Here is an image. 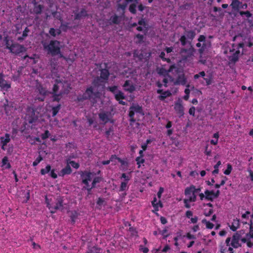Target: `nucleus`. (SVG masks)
I'll return each mask as SVG.
<instances>
[{
    "mask_svg": "<svg viewBox=\"0 0 253 253\" xmlns=\"http://www.w3.org/2000/svg\"><path fill=\"white\" fill-rule=\"evenodd\" d=\"M43 8V6L39 3L34 4L33 11L34 13L38 15L41 14L42 10Z\"/></svg>",
    "mask_w": 253,
    "mask_h": 253,
    "instance_id": "5701e85b",
    "label": "nucleus"
},
{
    "mask_svg": "<svg viewBox=\"0 0 253 253\" xmlns=\"http://www.w3.org/2000/svg\"><path fill=\"white\" fill-rule=\"evenodd\" d=\"M232 169V165L230 164H228L227 166V169L224 171V173L226 175H229L231 173Z\"/></svg>",
    "mask_w": 253,
    "mask_h": 253,
    "instance_id": "09e8293b",
    "label": "nucleus"
},
{
    "mask_svg": "<svg viewBox=\"0 0 253 253\" xmlns=\"http://www.w3.org/2000/svg\"><path fill=\"white\" fill-rule=\"evenodd\" d=\"M2 166L1 167L5 166V169H9L11 168V165L8 162V158L6 156L4 157L2 159Z\"/></svg>",
    "mask_w": 253,
    "mask_h": 253,
    "instance_id": "b1692460",
    "label": "nucleus"
},
{
    "mask_svg": "<svg viewBox=\"0 0 253 253\" xmlns=\"http://www.w3.org/2000/svg\"><path fill=\"white\" fill-rule=\"evenodd\" d=\"M194 185H191L190 187H187L185 189L184 194L186 196L191 195L194 192L193 191Z\"/></svg>",
    "mask_w": 253,
    "mask_h": 253,
    "instance_id": "c9c22d12",
    "label": "nucleus"
},
{
    "mask_svg": "<svg viewBox=\"0 0 253 253\" xmlns=\"http://www.w3.org/2000/svg\"><path fill=\"white\" fill-rule=\"evenodd\" d=\"M70 213V217L71 218V223L72 224H74L76 219L80 215V213L76 211H69Z\"/></svg>",
    "mask_w": 253,
    "mask_h": 253,
    "instance_id": "aec40b11",
    "label": "nucleus"
},
{
    "mask_svg": "<svg viewBox=\"0 0 253 253\" xmlns=\"http://www.w3.org/2000/svg\"><path fill=\"white\" fill-rule=\"evenodd\" d=\"M240 14L241 16L245 15L246 16V17H247V18H250L253 15L249 11H241L240 12Z\"/></svg>",
    "mask_w": 253,
    "mask_h": 253,
    "instance_id": "864d4df0",
    "label": "nucleus"
},
{
    "mask_svg": "<svg viewBox=\"0 0 253 253\" xmlns=\"http://www.w3.org/2000/svg\"><path fill=\"white\" fill-rule=\"evenodd\" d=\"M195 49L193 47H191L188 49L181 48L180 51L181 60L183 61H189L194 55Z\"/></svg>",
    "mask_w": 253,
    "mask_h": 253,
    "instance_id": "39448f33",
    "label": "nucleus"
},
{
    "mask_svg": "<svg viewBox=\"0 0 253 253\" xmlns=\"http://www.w3.org/2000/svg\"><path fill=\"white\" fill-rule=\"evenodd\" d=\"M100 97L99 91H94L93 87L90 86L87 87L83 94L79 95L77 97V100L79 102H83L84 100H88L92 105L97 102Z\"/></svg>",
    "mask_w": 253,
    "mask_h": 253,
    "instance_id": "f257e3e1",
    "label": "nucleus"
},
{
    "mask_svg": "<svg viewBox=\"0 0 253 253\" xmlns=\"http://www.w3.org/2000/svg\"><path fill=\"white\" fill-rule=\"evenodd\" d=\"M43 160L42 157L41 155L39 156L36 159V160L33 163V166L34 167L37 166L42 160Z\"/></svg>",
    "mask_w": 253,
    "mask_h": 253,
    "instance_id": "a18cd8bd",
    "label": "nucleus"
},
{
    "mask_svg": "<svg viewBox=\"0 0 253 253\" xmlns=\"http://www.w3.org/2000/svg\"><path fill=\"white\" fill-rule=\"evenodd\" d=\"M239 59V56L238 55H235L233 53V55L231 57L230 60L232 62L235 63Z\"/></svg>",
    "mask_w": 253,
    "mask_h": 253,
    "instance_id": "338daca9",
    "label": "nucleus"
},
{
    "mask_svg": "<svg viewBox=\"0 0 253 253\" xmlns=\"http://www.w3.org/2000/svg\"><path fill=\"white\" fill-rule=\"evenodd\" d=\"M109 72L108 69H102L100 71V77H98L96 79L94 80L93 84L94 85L96 86L98 85V82L100 80V79L103 80L104 81H106L108 80L109 76Z\"/></svg>",
    "mask_w": 253,
    "mask_h": 253,
    "instance_id": "9d476101",
    "label": "nucleus"
},
{
    "mask_svg": "<svg viewBox=\"0 0 253 253\" xmlns=\"http://www.w3.org/2000/svg\"><path fill=\"white\" fill-rule=\"evenodd\" d=\"M55 169H51V170L50 171V172L49 175L53 179H56L57 178V174L55 172Z\"/></svg>",
    "mask_w": 253,
    "mask_h": 253,
    "instance_id": "e2e57ef3",
    "label": "nucleus"
},
{
    "mask_svg": "<svg viewBox=\"0 0 253 253\" xmlns=\"http://www.w3.org/2000/svg\"><path fill=\"white\" fill-rule=\"evenodd\" d=\"M179 41L182 46H185L186 44V37L185 36L183 35L181 36L180 38L179 39Z\"/></svg>",
    "mask_w": 253,
    "mask_h": 253,
    "instance_id": "6e6d98bb",
    "label": "nucleus"
},
{
    "mask_svg": "<svg viewBox=\"0 0 253 253\" xmlns=\"http://www.w3.org/2000/svg\"><path fill=\"white\" fill-rule=\"evenodd\" d=\"M5 44L6 45V48L8 49H10L12 46V43H10L9 39L8 36H6L4 38L3 40Z\"/></svg>",
    "mask_w": 253,
    "mask_h": 253,
    "instance_id": "ea45409f",
    "label": "nucleus"
},
{
    "mask_svg": "<svg viewBox=\"0 0 253 253\" xmlns=\"http://www.w3.org/2000/svg\"><path fill=\"white\" fill-rule=\"evenodd\" d=\"M242 2H240L239 0H232L230 4L232 10L234 11H238L241 7Z\"/></svg>",
    "mask_w": 253,
    "mask_h": 253,
    "instance_id": "a211bd4d",
    "label": "nucleus"
},
{
    "mask_svg": "<svg viewBox=\"0 0 253 253\" xmlns=\"http://www.w3.org/2000/svg\"><path fill=\"white\" fill-rule=\"evenodd\" d=\"M60 27V29L62 30V31L66 32L67 31V30L69 28V23H62Z\"/></svg>",
    "mask_w": 253,
    "mask_h": 253,
    "instance_id": "de8ad7c7",
    "label": "nucleus"
},
{
    "mask_svg": "<svg viewBox=\"0 0 253 253\" xmlns=\"http://www.w3.org/2000/svg\"><path fill=\"white\" fill-rule=\"evenodd\" d=\"M79 174L82 179V183L86 186L89 185V182L91 180L92 176L95 174L93 172L87 170L81 171Z\"/></svg>",
    "mask_w": 253,
    "mask_h": 253,
    "instance_id": "423d86ee",
    "label": "nucleus"
},
{
    "mask_svg": "<svg viewBox=\"0 0 253 253\" xmlns=\"http://www.w3.org/2000/svg\"><path fill=\"white\" fill-rule=\"evenodd\" d=\"M101 249L96 246H93L88 249L86 253H100Z\"/></svg>",
    "mask_w": 253,
    "mask_h": 253,
    "instance_id": "473e14b6",
    "label": "nucleus"
},
{
    "mask_svg": "<svg viewBox=\"0 0 253 253\" xmlns=\"http://www.w3.org/2000/svg\"><path fill=\"white\" fill-rule=\"evenodd\" d=\"M249 234L250 237L253 238V222L252 220L250 221Z\"/></svg>",
    "mask_w": 253,
    "mask_h": 253,
    "instance_id": "052dcab7",
    "label": "nucleus"
},
{
    "mask_svg": "<svg viewBox=\"0 0 253 253\" xmlns=\"http://www.w3.org/2000/svg\"><path fill=\"white\" fill-rule=\"evenodd\" d=\"M87 11L85 9L83 8L79 12L75 13L74 19L75 20H80L83 17L87 16Z\"/></svg>",
    "mask_w": 253,
    "mask_h": 253,
    "instance_id": "412c9836",
    "label": "nucleus"
},
{
    "mask_svg": "<svg viewBox=\"0 0 253 253\" xmlns=\"http://www.w3.org/2000/svg\"><path fill=\"white\" fill-rule=\"evenodd\" d=\"M138 24L140 26H142L144 28H146L147 25L146 20L143 18L138 21Z\"/></svg>",
    "mask_w": 253,
    "mask_h": 253,
    "instance_id": "5fc2aeb1",
    "label": "nucleus"
},
{
    "mask_svg": "<svg viewBox=\"0 0 253 253\" xmlns=\"http://www.w3.org/2000/svg\"><path fill=\"white\" fill-rule=\"evenodd\" d=\"M198 41H199V42L197 43L196 45L197 47H201L202 44L201 42H205L206 37L204 35H200L198 39Z\"/></svg>",
    "mask_w": 253,
    "mask_h": 253,
    "instance_id": "58836bf2",
    "label": "nucleus"
},
{
    "mask_svg": "<svg viewBox=\"0 0 253 253\" xmlns=\"http://www.w3.org/2000/svg\"><path fill=\"white\" fill-rule=\"evenodd\" d=\"M9 51L11 53L17 55L25 52L26 48L24 45H21L18 43H12V46L11 48H10Z\"/></svg>",
    "mask_w": 253,
    "mask_h": 253,
    "instance_id": "1a4fd4ad",
    "label": "nucleus"
},
{
    "mask_svg": "<svg viewBox=\"0 0 253 253\" xmlns=\"http://www.w3.org/2000/svg\"><path fill=\"white\" fill-rule=\"evenodd\" d=\"M176 67L175 65L173 64V65L170 66L168 71H167L166 69H165L164 68H161L158 71V73L160 75H163L164 77H166L167 75H168V72H171L173 71V70L174 69H176Z\"/></svg>",
    "mask_w": 253,
    "mask_h": 253,
    "instance_id": "f3484780",
    "label": "nucleus"
},
{
    "mask_svg": "<svg viewBox=\"0 0 253 253\" xmlns=\"http://www.w3.org/2000/svg\"><path fill=\"white\" fill-rule=\"evenodd\" d=\"M124 90L129 93H132L135 90V86L130 80H126L123 85Z\"/></svg>",
    "mask_w": 253,
    "mask_h": 253,
    "instance_id": "ddd939ff",
    "label": "nucleus"
},
{
    "mask_svg": "<svg viewBox=\"0 0 253 253\" xmlns=\"http://www.w3.org/2000/svg\"><path fill=\"white\" fill-rule=\"evenodd\" d=\"M189 201L191 202H195L196 200V195L195 193H193L191 195H189Z\"/></svg>",
    "mask_w": 253,
    "mask_h": 253,
    "instance_id": "0e129e2a",
    "label": "nucleus"
},
{
    "mask_svg": "<svg viewBox=\"0 0 253 253\" xmlns=\"http://www.w3.org/2000/svg\"><path fill=\"white\" fill-rule=\"evenodd\" d=\"M51 166L49 165H47L45 169H42L40 171V173L42 175H45L50 172L51 170Z\"/></svg>",
    "mask_w": 253,
    "mask_h": 253,
    "instance_id": "f704fd0d",
    "label": "nucleus"
},
{
    "mask_svg": "<svg viewBox=\"0 0 253 253\" xmlns=\"http://www.w3.org/2000/svg\"><path fill=\"white\" fill-rule=\"evenodd\" d=\"M174 109L179 117L184 115V107L182 105V101L180 99H179L176 102H175Z\"/></svg>",
    "mask_w": 253,
    "mask_h": 253,
    "instance_id": "9b49d317",
    "label": "nucleus"
},
{
    "mask_svg": "<svg viewBox=\"0 0 253 253\" xmlns=\"http://www.w3.org/2000/svg\"><path fill=\"white\" fill-rule=\"evenodd\" d=\"M136 6H137L136 3H131L129 5V7H128V10H129V12L133 14H135L136 13Z\"/></svg>",
    "mask_w": 253,
    "mask_h": 253,
    "instance_id": "72a5a7b5",
    "label": "nucleus"
},
{
    "mask_svg": "<svg viewBox=\"0 0 253 253\" xmlns=\"http://www.w3.org/2000/svg\"><path fill=\"white\" fill-rule=\"evenodd\" d=\"M124 178V181L128 182L130 180V177L128 175H127L125 173H123L122 174L121 179Z\"/></svg>",
    "mask_w": 253,
    "mask_h": 253,
    "instance_id": "69168bd1",
    "label": "nucleus"
},
{
    "mask_svg": "<svg viewBox=\"0 0 253 253\" xmlns=\"http://www.w3.org/2000/svg\"><path fill=\"white\" fill-rule=\"evenodd\" d=\"M5 76L3 73H0V89L1 91L8 92L11 88V83L4 79Z\"/></svg>",
    "mask_w": 253,
    "mask_h": 253,
    "instance_id": "0eeeda50",
    "label": "nucleus"
},
{
    "mask_svg": "<svg viewBox=\"0 0 253 253\" xmlns=\"http://www.w3.org/2000/svg\"><path fill=\"white\" fill-rule=\"evenodd\" d=\"M10 134L5 133L4 136H0V141L1 144V148L2 150H5V146L10 141Z\"/></svg>",
    "mask_w": 253,
    "mask_h": 253,
    "instance_id": "4468645a",
    "label": "nucleus"
},
{
    "mask_svg": "<svg viewBox=\"0 0 253 253\" xmlns=\"http://www.w3.org/2000/svg\"><path fill=\"white\" fill-rule=\"evenodd\" d=\"M72 172V169L69 164H67L66 166L62 169L59 172L58 175L59 176L63 177L65 175L70 174Z\"/></svg>",
    "mask_w": 253,
    "mask_h": 253,
    "instance_id": "dca6fc26",
    "label": "nucleus"
},
{
    "mask_svg": "<svg viewBox=\"0 0 253 253\" xmlns=\"http://www.w3.org/2000/svg\"><path fill=\"white\" fill-rule=\"evenodd\" d=\"M61 107V105L60 104H58L56 106L52 107L51 111H52V117L55 116L57 113L59 112Z\"/></svg>",
    "mask_w": 253,
    "mask_h": 253,
    "instance_id": "cd10ccee",
    "label": "nucleus"
},
{
    "mask_svg": "<svg viewBox=\"0 0 253 253\" xmlns=\"http://www.w3.org/2000/svg\"><path fill=\"white\" fill-rule=\"evenodd\" d=\"M114 131V129L113 126H111L108 129H107L105 131V136L106 137L108 138L112 133H113V132Z\"/></svg>",
    "mask_w": 253,
    "mask_h": 253,
    "instance_id": "603ef678",
    "label": "nucleus"
},
{
    "mask_svg": "<svg viewBox=\"0 0 253 253\" xmlns=\"http://www.w3.org/2000/svg\"><path fill=\"white\" fill-rule=\"evenodd\" d=\"M49 34L52 37H55L57 35L55 29L51 28L49 30Z\"/></svg>",
    "mask_w": 253,
    "mask_h": 253,
    "instance_id": "680f3d73",
    "label": "nucleus"
},
{
    "mask_svg": "<svg viewBox=\"0 0 253 253\" xmlns=\"http://www.w3.org/2000/svg\"><path fill=\"white\" fill-rule=\"evenodd\" d=\"M119 157H118L116 155H111V157L110 158L109 160L110 161V162L113 163V165L116 164V160H118Z\"/></svg>",
    "mask_w": 253,
    "mask_h": 253,
    "instance_id": "4d7b16f0",
    "label": "nucleus"
},
{
    "mask_svg": "<svg viewBox=\"0 0 253 253\" xmlns=\"http://www.w3.org/2000/svg\"><path fill=\"white\" fill-rule=\"evenodd\" d=\"M171 93L169 90L164 91L161 95L158 96L160 100H164L167 97L171 96Z\"/></svg>",
    "mask_w": 253,
    "mask_h": 253,
    "instance_id": "393cba45",
    "label": "nucleus"
},
{
    "mask_svg": "<svg viewBox=\"0 0 253 253\" xmlns=\"http://www.w3.org/2000/svg\"><path fill=\"white\" fill-rule=\"evenodd\" d=\"M135 114L144 115L142 107L138 104H134L129 107L128 116L130 125H132L133 123L136 121V119L134 118Z\"/></svg>",
    "mask_w": 253,
    "mask_h": 253,
    "instance_id": "20e7f679",
    "label": "nucleus"
},
{
    "mask_svg": "<svg viewBox=\"0 0 253 253\" xmlns=\"http://www.w3.org/2000/svg\"><path fill=\"white\" fill-rule=\"evenodd\" d=\"M205 194L206 195V200L212 202L214 198H216L219 196L220 191L217 190L214 192L213 190H206L205 191Z\"/></svg>",
    "mask_w": 253,
    "mask_h": 253,
    "instance_id": "f8f14e48",
    "label": "nucleus"
},
{
    "mask_svg": "<svg viewBox=\"0 0 253 253\" xmlns=\"http://www.w3.org/2000/svg\"><path fill=\"white\" fill-rule=\"evenodd\" d=\"M111 22L110 23V24H119L120 20L119 19V17L116 14H115L114 16H112L110 18Z\"/></svg>",
    "mask_w": 253,
    "mask_h": 253,
    "instance_id": "2f4dec72",
    "label": "nucleus"
},
{
    "mask_svg": "<svg viewBox=\"0 0 253 253\" xmlns=\"http://www.w3.org/2000/svg\"><path fill=\"white\" fill-rule=\"evenodd\" d=\"M104 202H105L104 199L102 198L99 197V198H98V199L96 202V203L98 206L101 207Z\"/></svg>",
    "mask_w": 253,
    "mask_h": 253,
    "instance_id": "774afa93",
    "label": "nucleus"
},
{
    "mask_svg": "<svg viewBox=\"0 0 253 253\" xmlns=\"http://www.w3.org/2000/svg\"><path fill=\"white\" fill-rule=\"evenodd\" d=\"M221 164V163L220 161H218L216 165L214 166V169L212 171V174H217L219 172L218 167L219 166H220Z\"/></svg>",
    "mask_w": 253,
    "mask_h": 253,
    "instance_id": "c03bdc74",
    "label": "nucleus"
},
{
    "mask_svg": "<svg viewBox=\"0 0 253 253\" xmlns=\"http://www.w3.org/2000/svg\"><path fill=\"white\" fill-rule=\"evenodd\" d=\"M165 55V53L164 51H162L160 54L159 57L163 61L170 63L171 62L170 59L169 58H166Z\"/></svg>",
    "mask_w": 253,
    "mask_h": 253,
    "instance_id": "79ce46f5",
    "label": "nucleus"
},
{
    "mask_svg": "<svg viewBox=\"0 0 253 253\" xmlns=\"http://www.w3.org/2000/svg\"><path fill=\"white\" fill-rule=\"evenodd\" d=\"M135 161L136 162L137 164L138 165V168H140V165L141 164H143L145 162V160L142 158V157H136Z\"/></svg>",
    "mask_w": 253,
    "mask_h": 253,
    "instance_id": "8fccbe9b",
    "label": "nucleus"
},
{
    "mask_svg": "<svg viewBox=\"0 0 253 253\" xmlns=\"http://www.w3.org/2000/svg\"><path fill=\"white\" fill-rule=\"evenodd\" d=\"M136 38L138 39V41L136 42L138 43H141L143 42V39H144V36L142 35H141L140 34H138L136 35Z\"/></svg>",
    "mask_w": 253,
    "mask_h": 253,
    "instance_id": "13d9d810",
    "label": "nucleus"
},
{
    "mask_svg": "<svg viewBox=\"0 0 253 253\" xmlns=\"http://www.w3.org/2000/svg\"><path fill=\"white\" fill-rule=\"evenodd\" d=\"M107 90L115 94L118 91V86L116 85H113L111 86H108L107 87Z\"/></svg>",
    "mask_w": 253,
    "mask_h": 253,
    "instance_id": "37998d69",
    "label": "nucleus"
},
{
    "mask_svg": "<svg viewBox=\"0 0 253 253\" xmlns=\"http://www.w3.org/2000/svg\"><path fill=\"white\" fill-rule=\"evenodd\" d=\"M94 187H92V185L90 186V185H88L87 186L84 185L83 186L82 189L83 190H86L87 191L88 195H89L91 194V190L94 188Z\"/></svg>",
    "mask_w": 253,
    "mask_h": 253,
    "instance_id": "3c124183",
    "label": "nucleus"
},
{
    "mask_svg": "<svg viewBox=\"0 0 253 253\" xmlns=\"http://www.w3.org/2000/svg\"><path fill=\"white\" fill-rule=\"evenodd\" d=\"M240 227V220L237 218L233 219L231 225H229L230 229L233 231H236Z\"/></svg>",
    "mask_w": 253,
    "mask_h": 253,
    "instance_id": "6ab92c4d",
    "label": "nucleus"
},
{
    "mask_svg": "<svg viewBox=\"0 0 253 253\" xmlns=\"http://www.w3.org/2000/svg\"><path fill=\"white\" fill-rule=\"evenodd\" d=\"M45 202L46 206L50 210L51 213H54L57 210L62 211L64 209L63 200L61 198H58L56 200L55 204H50L47 197L45 198Z\"/></svg>",
    "mask_w": 253,
    "mask_h": 253,
    "instance_id": "7ed1b4c3",
    "label": "nucleus"
},
{
    "mask_svg": "<svg viewBox=\"0 0 253 253\" xmlns=\"http://www.w3.org/2000/svg\"><path fill=\"white\" fill-rule=\"evenodd\" d=\"M102 180V178L100 176H95L92 180L91 185L93 187H95L97 183H100Z\"/></svg>",
    "mask_w": 253,
    "mask_h": 253,
    "instance_id": "e433bc0d",
    "label": "nucleus"
},
{
    "mask_svg": "<svg viewBox=\"0 0 253 253\" xmlns=\"http://www.w3.org/2000/svg\"><path fill=\"white\" fill-rule=\"evenodd\" d=\"M185 34L188 39L192 40L196 36V33L193 30H185Z\"/></svg>",
    "mask_w": 253,
    "mask_h": 253,
    "instance_id": "a878e982",
    "label": "nucleus"
},
{
    "mask_svg": "<svg viewBox=\"0 0 253 253\" xmlns=\"http://www.w3.org/2000/svg\"><path fill=\"white\" fill-rule=\"evenodd\" d=\"M36 90L38 92L40 96H36L35 100L40 101H43L48 93L46 89L43 87L42 84H39L37 85Z\"/></svg>",
    "mask_w": 253,
    "mask_h": 253,
    "instance_id": "6e6552de",
    "label": "nucleus"
},
{
    "mask_svg": "<svg viewBox=\"0 0 253 253\" xmlns=\"http://www.w3.org/2000/svg\"><path fill=\"white\" fill-rule=\"evenodd\" d=\"M99 118L101 121L104 122L105 123H107L109 121L108 113L104 112L99 113Z\"/></svg>",
    "mask_w": 253,
    "mask_h": 253,
    "instance_id": "bb28decb",
    "label": "nucleus"
},
{
    "mask_svg": "<svg viewBox=\"0 0 253 253\" xmlns=\"http://www.w3.org/2000/svg\"><path fill=\"white\" fill-rule=\"evenodd\" d=\"M241 238V235L238 233L234 234L232 237L231 246L234 248H238L241 246L239 241Z\"/></svg>",
    "mask_w": 253,
    "mask_h": 253,
    "instance_id": "2eb2a0df",
    "label": "nucleus"
},
{
    "mask_svg": "<svg viewBox=\"0 0 253 253\" xmlns=\"http://www.w3.org/2000/svg\"><path fill=\"white\" fill-rule=\"evenodd\" d=\"M115 98L118 101H120V100L125 99V96L122 91L118 90V91L115 94Z\"/></svg>",
    "mask_w": 253,
    "mask_h": 253,
    "instance_id": "c85d7f7f",
    "label": "nucleus"
},
{
    "mask_svg": "<svg viewBox=\"0 0 253 253\" xmlns=\"http://www.w3.org/2000/svg\"><path fill=\"white\" fill-rule=\"evenodd\" d=\"M127 3H126V1L123 3H118L117 5V10L119 11V10L121 9L122 10L123 13H125V11L127 6Z\"/></svg>",
    "mask_w": 253,
    "mask_h": 253,
    "instance_id": "4c0bfd02",
    "label": "nucleus"
},
{
    "mask_svg": "<svg viewBox=\"0 0 253 253\" xmlns=\"http://www.w3.org/2000/svg\"><path fill=\"white\" fill-rule=\"evenodd\" d=\"M128 182L126 181H122L121 183V185L119 189V191H126L128 189V186H127Z\"/></svg>",
    "mask_w": 253,
    "mask_h": 253,
    "instance_id": "7c9ffc66",
    "label": "nucleus"
},
{
    "mask_svg": "<svg viewBox=\"0 0 253 253\" xmlns=\"http://www.w3.org/2000/svg\"><path fill=\"white\" fill-rule=\"evenodd\" d=\"M202 223L206 224V227L208 229H211L213 228L214 225L209 221H207L206 219L202 220Z\"/></svg>",
    "mask_w": 253,
    "mask_h": 253,
    "instance_id": "a19ab883",
    "label": "nucleus"
},
{
    "mask_svg": "<svg viewBox=\"0 0 253 253\" xmlns=\"http://www.w3.org/2000/svg\"><path fill=\"white\" fill-rule=\"evenodd\" d=\"M186 83V78L184 74L179 75L175 82L176 84L185 85Z\"/></svg>",
    "mask_w": 253,
    "mask_h": 253,
    "instance_id": "4be33fe9",
    "label": "nucleus"
},
{
    "mask_svg": "<svg viewBox=\"0 0 253 253\" xmlns=\"http://www.w3.org/2000/svg\"><path fill=\"white\" fill-rule=\"evenodd\" d=\"M69 164H70L73 168L76 169H78L80 167L79 164L74 161H71L69 162Z\"/></svg>",
    "mask_w": 253,
    "mask_h": 253,
    "instance_id": "bf43d9fd",
    "label": "nucleus"
},
{
    "mask_svg": "<svg viewBox=\"0 0 253 253\" xmlns=\"http://www.w3.org/2000/svg\"><path fill=\"white\" fill-rule=\"evenodd\" d=\"M51 94H52V101L53 102H59L62 98V93H60L59 94H57V93H51Z\"/></svg>",
    "mask_w": 253,
    "mask_h": 253,
    "instance_id": "c756f323",
    "label": "nucleus"
},
{
    "mask_svg": "<svg viewBox=\"0 0 253 253\" xmlns=\"http://www.w3.org/2000/svg\"><path fill=\"white\" fill-rule=\"evenodd\" d=\"M50 134L48 130H46L43 133H42L41 135V138L42 140H45L48 138Z\"/></svg>",
    "mask_w": 253,
    "mask_h": 253,
    "instance_id": "49530a36",
    "label": "nucleus"
},
{
    "mask_svg": "<svg viewBox=\"0 0 253 253\" xmlns=\"http://www.w3.org/2000/svg\"><path fill=\"white\" fill-rule=\"evenodd\" d=\"M42 45L47 54L52 56H56L60 53L61 43L57 40H51L49 43L44 42Z\"/></svg>",
    "mask_w": 253,
    "mask_h": 253,
    "instance_id": "f03ea898",
    "label": "nucleus"
}]
</instances>
